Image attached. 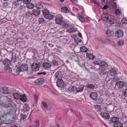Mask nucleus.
Masks as SVG:
<instances>
[{"label": "nucleus", "instance_id": "f257e3e1", "mask_svg": "<svg viewBox=\"0 0 127 127\" xmlns=\"http://www.w3.org/2000/svg\"><path fill=\"white\" fill-rule=\"evenodd\" d=\"M56 24H61V23H64V21H63L62 16L60 15H59L55 19Z\"/></svg>", "mask_w": 127, "mask_h": 127}, {"label": "nucleus", "instance_id": "f03ea898", "mask_svg": "<svg viewBox=\"0 0 127 127\" xmlns=\"http://www.w3.org/2000/svg\"><path fill=\"white\" fill-rule=\"evenodd\" d=\"M39 65L36 63H33L32 65V69L33 71H37L39 70Z\"/></svg>", "mask_w": 127, "mask_h": 127}, {"label": "nucleus", "instance_id": "7ed1b4c3", "mask_svg": "<svg viewBox=\"0 0 127 127\" xmlns=\"http://www.w3.org/2000/svg\"><path fill=\"white\" fill-rule=\"evenodd\" d=\"M28 67L26 64H23L20 65L19 69L21 71H27L28 69Z\"/></svg>", "mask_w": 127, "mask_h": 127}, {"label": "nucleus", "instance_id": "20e7f679", "mask_svg": "<svg viewBox=\"0 0 127 127\" xmlns=\"http://www.w3.org/2000/svg\"><path fill=\"white\" fill-rule=\"evenodd\" d=\"M115 34L116 36L118 38L122 37L124 35L123 32L120 30H118L115 32Z\"/></svg>", "mask_w": 127, "mask_h": 127}, {"label": "nucleus", "instance_id": "39448f33", "mask_svg": "<svg viewBox=\"0 0 127 127\" xmlns=\"http://www.w3.org/2000/svg\"><path fill=\"white\" fill-rule=\"evenodd\" d=\"M98 96L97 93L95 92H92L90 94V97L93 100L96 101Z\"/></svg>", "mask_w": 127, "mask_h": 127}, {"label": "nucleus", "instance_id": "423d86ee", "mask_svg": "<svg viewBox=\"0 0 127 127\" xmlns=\"http://www.w3.org/2000/svg\"><path fill=\"white\" fill-rule=\"evenodd\" d=\"M1 62L4 66L6 67L8 66L11 64L10 61L7 58L4 59L2 61L1 60Z\"/></svg>", "mask_w": 127, "mask_h": 127}, {"label": "nucleus", "instance_id": "0eeeda50", "mask_svg": "<svg viewBox=\"0 0 127 127\" xmlns=\"http://www.w3.org/2000/svg\"><path fill=\"white\" fill-rule=\"evenodd\" d=\"M103 15L102 16V19L104 21H106L108 20L109 17L108 15L105 12H103Z\"/></svg>", "mask_w": 127, "mask_h": 127}, {"label": "nucleus", "instance_id": "6e6552de", "mask_svg": "<svg viewBox=\"0 0 127 127\" xmlns=\"http://www.w3.org/2000/svg\"><path fill=\"white\" fill-rule=\"evenodd\" d=\"M44 79L43 78H39L38 79L34 81V83L35 84L39 85L42 84L44 82Z\"/></svg>", "mask_w": 127, "mask_h": 127}, {"label": "nucleus", "instance_id": "1a4fd4ad", "mask_svg": "<svg viewBox=\"0 0 127 127\" xmlns=\"http://www.w3.org/2000/svg\"><path fill=\"white\" fill-rule=\"evenodd\" d=\"M6 99L7 100V102L8 104L7 105L8 107H11L13 105H14V106H15L11 99L8 98V97H6Z\"/></svg>", "mask_w": 127, "mask_h": 127}, {"label": "nucleus", "instance_id": "9d476101", "mask_svg": "<svg viewBox=\"0 0 127 127\" xmlns=\"http://www.w3.org/2000/svg\"><path fill=\"white\" fill-rule=\"evenodd\" d=\"M125 85L124 83L121 81L117 82L116 83L115 85H116L117 87L119 88H122Z\"/></svg>", "mask_w": 127, "mask_h": 127}, {"label": "nucleus", "instance_id": "9b49d317", "mask_svg": "<svg viewBox=\"0 0 127 127\" xmlns=\"http://www.w3.org/2000/svg\"><path fill=\"white\" fill-rule=\"evenodd\" d=\"M100 115L102 117L106 118L107 119H109L110 118L109 114L106 113L101 112L100 113Z\"/></svg>", "mask_w": 127, "mask_h": 127}, {"label": "nucleus", "instance_id": "f8f14e48", "mask_svg": "<svg viewBox=\"0 0 127 127\" xmlns=\"http://www.w3.org/2000/svg\"><path fill=\"white\" fill-rule=\"evenodd\" d=\"M64 81L61 79H59L57 82V86L59 87H62L63 85Z\"/></svg>", "mask_w": 127, "mask_h": 127}, {"label": "nucleus", "instance_id": "ddd939ff", "mask_svg": "<svg viewBox=\"0 0 127 127\" xmlns=\"http://www.w3.org/2000/svg\"><path fill=\"white\" fill-rule=\"evenodd\" d=\"M8 89L6 87H1L0 92L4 94H6L8 93Z\"/></svg>", "mask_w": 127, "mask_h": 127}, {"label": "nucleus", "instance_id": "4468645a", "mask_svg": "<svg viewBox=\"0 0 127 127\" xmlns=\"http://www.w3.org/2000/svg\"><path fill=\"white\" fill-rule=\"evenodd\" d=\"M76 31V29L73 27H70L67 29L66 32L69 33H72Z\"/></svg>", "mask_w": 127, "mask_h": 127}, {"label": "nucleus", "instance_id": "2eb2a0df", "mask_svg": "<svg viewBox=\"0 0 127 127\" xmlns=\"http://www.w3.org/2000/svg\"><path fill=\"white\" fill-rule=\"evenodd\" d=\"M51 66V64L48 63H44L43 64V66L45 69H48L50 68Z\"/></svg>", "mask_w": 127, "mask_h": 127}, {"label": "nucleus", "instance_id": "dca6fc26", "mask_svg": "<svg viewBox=\"0 0 127 127\" xmlns=\"http://www.w3.org/2000/svg\"><path fill=\"white\" fill-rule=\"evenodd\" d=\"M109 74L110 76L114 77L116 74V73L115 70L113 69L109 71Z\"/></svg>", "mask_w": 127, "mask_h": 127}, {"label": "nucleus", "instance_id": "f3484780", "mask_svg": "<svg viewBox=\"0 0 127 127\" xmlns=\"http://www.w3.org/2000/svg\"><path fill=\"white\" fill-rule=\"evenodd\" d=\"M61 75V72L60 71H58L56 72L55 75V79H56L58 80L59 79H60V78H61L60 77Z\"/></svg>", "mask_w": 127, "mask_h": 127}, {"label": "nucleus", "instance_id": "a211bd4d", "mask_svg": "<svg viewBox=\"0 0 127 127\" xmlns=\"http://www.w3.org/2000/svg\"><path fill=\"white\" fill-rule=\"evenodd\" d=\"M107 64L104 61H100L99 62V66L103 68H104L107 66Z\"/></svg>", "mask_w": 127, "mask_h": 127}, {"label": "nucleus", "instance_id": "6ab92c4d", "mask_svg": "<svg viewBox=\"0 0 127 127\" xmlns=\"http://www.w3.org/2000/svg\"><path fill=\"white\" fill-rule=\"evenodd\" d=\"M105 34L107 36L110 37L113 35V31H110L109 30H107Z\"/></svg>", "mask_w": 127, "mask_h": 127}, {"label": "nucleus", "instance_id": "aec40b11", "mask_svg": "<svg viewBox=\"0 0 127 127\" xmlns=\"http://www.w3.org/2000/svg\"><path fill=\"white\" fill-rule=\"evenodd\" d=\"M77 16L78 18L81 22H84L85 21V20L83 17L79 13H77Z\"/></svg>", "mask_w": 127, "mask_h": 127}, {"label": "nucleus", "instance_id": "412c9836", "mask_svg": "<svg viewBox=\"0 0 127 127\" xmlns=\"http://www.w3.org/2000/svg\"><path fill=\"white\" fill-rule=\"evenodd\" d=\"M20 100L23 101H26L27 100V98L25 95H21L19 98Z\"/></svg>", "mask_w": 127, "mask_h": 127}, {"label": "nucleus", "instance_id": "4be33fe9", "mask_svg": "<svg viewBox=\"0 0 127 127\" xmlns=\"http://www.w3.org/2000/svg\"><path fill=\"white\" fill-rule=\"evenodd\" d=\"M119 120L118 117H114L110 118V121L113 123H116Z\"/></svg>", "mask_w": 127, "mask_h": 127}, {"label": "nucleus", "instance_id": "5701e85b", "mask_svg": "<svg viewBox=\"0 0 127 127\" xmlns=\"http://www.w3.org/2000/svg\"><path fill=\"white\" fill-rule=\"evenodd\" d=\"M86 55L87 57L90 59L93 60L95 56L92 54L86 53Z\"/></svg>", "mask_w": 127, "mask_h": 127}, {"label": "nucleus", "instance_id": "b1692460", "mask_svg": "<svg viewBox=\"0 0 127 127\" xmlns=\"http://www.w3.org/2000/svg\"><path fill=\"white\" fill-rule=\"evenodd\" d=\"M36 7L37 9H41L43 8V6L40 2H38L36 4Z\"/></svg>", "mask_w": 127, "mask_h": 127}, {"label": "nucleus", "instance_id": "393cba45", "mask_svg": "<svg viewBox=\"0 0 127 127\" xmlns=\"http://www.w3.org/2000/svg\"><path fill=\"white\" fill-rule=\"evenodd\" d=\"M20 95L19 94L16 93H15L13 94V96L14 98L15 99L17 100H19Z\"/></svg>", "mask_w": 127, "mask_h": 127}, {"label": "nucleus", "instance_id": "a878e982", "mask_svg": "<svg viewBox=\"0 0 127 127\" xmlns=\"http://www.w3.org/2000/svg\"><path fill=\"white\" fill-rule=\"evenodd\" d=\"M23 109L24 111L26 112L29 110L30 107L28 104H26L24 105Z\"/></svg>", "mask_w": 127, "mask_h": 127}, {"label": "nucleus", "instance_id": "bb28decb", "mask_svg": "<svg viewBox=\"0 0 127 127\" xmlns=\"http://www.w3.org/2000/svg\"><path fill=\"white\" fill-rule=\"evenodd\" d=\"M62 12L64 13H66L69 12V10L67 7L65 6L62 7L61 9Z\"/></svg>", "mask_w": 127, "mask_h": 127}, {"label": "nucleus", "instance_id": "cd10ccee", "mask_svg": "<svg viewBox=\"0 0 127 127\" xmlns=\"http://www.w3.org/2000/svg\"><path fill=\"white\" fill-rule=\"evenodd\" d=\"M32 14L36 16L40 14V12L39 10L34 9L32 11Z\"/></svg>", "mask_w": 127, "mask_h": 127}, {"label": "nucleus", "instance_id": "c85d7f7f", "mask_svg": "<svg viewBox=\"0 0 127 127\" xmlns=\"http://www.w3.org/2000/svg\"><path fill=\"white\" fill-rule=\"evenodd\" d=\"M114 126V127H123V124L120 122L115 123Z\"/></svg>", "mask_w": 127, "mask_h": 127}, {"label": "nucleus", "instance_id": "c756f323", "mask_svg": "<svg viewBox=\"0 0 127 127\" xmlns=\"http://www.w3.org/2000/svg\"><path fill=\"white\" fill-rule=\"evenodd\" d=\"M32 12L31 11H27L26 13V17L27 18H29L30 17H32Z\"/></svg>", "mask_w": 127, "mask_h": 127}, {"label": "nucleus", "instance_id": "7c9ffc66", "mask_svg": "<svg viewBox=\"0 0 127 127\" xmlns=\"http://www.w3.org/2000/svg\"><path fill=\"white\" fill-rule=\"evenodd\" d=\"M4 70L6 72L8 73H10L12 71L11 68L9 66H6Z\"/></svg>", "mask_w": 127, "mask_h": 127}, {"label": "nucleus", "instance_id": "2f4dec72", "mask_svg": "<svg viewBox=\"0 0 127 127\" xmlns=\"http://www.w3.org/2000/svg\"><path fill=\"white\" fill-rule=\"evenodd\" d=\"M42 12L44 17L47 14L49 13V12L48 10L46 9H44L42 10Z\"/></svg>", "mask_w": 127, "mask_h": 127}, {"label": "nucleus", "instance_id": "473e14b6", "mask_svg": "<svg viewBox=\"0 0 127 127\" xmlns=\"http://www.w3.org/2000/svg\"><path fill=\"white\" fill-rule=\"evenodd\" d=\"M80 49L81 51L83 52H86L88 50V48L84 46L81 47H80Z\"/></svg>", "mask_w": 127, "mask_h": 127}, {"label": "nucleus", "instance_id": "72a5a7b5", "mask_svg": "<svg viewBox=\"0 0 127 127\" xmlns=\"http://www.w3.org/2000/svg\"><path fill=\"white\" fill-rule=\"evenodd\" d=\"M108 22L110 23V24H114L115 22V19L113 18H111L109 20Z\"/></svg>", "mask_w": 127, "mask_h": 127}, {"label": "nucleus", "instance_id": "f704fd0d", "mask_svg": "<svg viewBox=\"0 0 127 127\" xmlns=\"http://www.w3.org/2000/svg\"><path fill=\"white\" fill-rule=\"evenodd\" d=\"M34 7V5L32 3H29L27 4V7L29 9H32Z\"/></svg>", "mask_w": 127, "mask_h": 127}, {"label": "nucleus", "instance_id": "c9c22d12", "mask_svg": "<svg viewBox=\"0 0 127 127\" xmlns=\"http://www.w3.org/2000/svg\"><path fill=\"white\" fill-rule=\"evenodd\" d=\"M114 14L115 15L119 16L121 14V12L119 9H116L114 12Z\"/></svg>", "mask_w": 127, "mask_h": 127}, {"label": "nucleus", "instance_id": "e433bc0d", "mask_svg": "<svg viewBox=\"0 0 127 127\" xmlns=\"http://www.w3.org/2000/svg\"><path fill=\"white\" fill-rule=\"evenodd\" d=\"M44 17H45L47 19H49L50 20L52 19L53 18V15L49 13L47 14L46 15H45Z\"/></svg>", "mask_w": 127, "mask_h": 127}, {"label": "nucleus", "instance_id": "4c0bfd02", "mask_svg": "<svg viewBox=\"0 0 127 127\" xmlns=\"http://www.w3.org/2000/svg\"><path fill=\"white\" fill-rule=\"evenodd\" d=\"M84 89V88L82 86H79L78 88H77V92L76 93H77L79 92L82 91Z\"/></svg>", "mask_w": 127, "mask_h": 127}, {"label": "nucleus", "instance_id": "58836bf2", "mask_svg": "<svg viewBox=\"0 0 127 127\" xmlns=\"http://www.w3.org/2000/svg\"><path fill=\"white\" fill-rule=\"evenodd\" d=\"M86 87L91 89H94L95 87V86L92 84L87 85H86Z\"/></svg>", "mask_w": 127, "mask_h": 127}, {"label": "nucleus", "instance_id": "ea45409f", "mask_svg": "<svg viewBox=\"0 0 127 127\" xmlns=\"http://www.w3.org/2000/svg\"><path fill=\"white\" fill-rule=\"evenodd\" d=\"M2 97L1 96V94H0V105L2 106H5V104L1 100V99L2 98Z\"/></svg>", "mask_w": 127, "mask_h": 127}, {"label": "nucleus", "instance_id": "a19ab883", "mask_svg": "<svg viewBox=\"0 0 127 127\" xmlns=\"http://www.w3.org/2000/svg\"><path fill=\"white\" fill-rule=\"evenodd\" d=\"M14 123V121L11 120H8L6 122V123L7 124H10L12 125Z\"/></svg>", "mask_w": 127, "mask_h": 127}, {"label": "nucleus", "instance_id": "79ce46f5", "mask_svg": "<svg viewBox=\"0 0 127 127\" xmlns=\"http://www.w3.org/2000/svg\"><path fill=\"white\" fill-rule=\"evenodd\" d=\"M34 127H39V121L38 120H36L34 122Z\"/></svg>", "mask_w": 127, "mask_h": 127}, {"label": "nucleus", "instance_id": "37998d69", "mask_svg": "<svg viewBox=\"0 0 127 127\" xmlns=\"http://www.w3.org/2000/svg\"><path fill=\"white\" fill-rule=\"evenodd\" d=\"M106 74V71L105 69H103L101 70V72L99 73V74L102 75H105Z\"/></svg>", "mask_w": 127, "mask_h": 127}, {"label": "nucleus", "instance_id": "c03bdc74", "mask_svg": "<svg viewBox=\"0 0 127 127\" xmlns=\"http://www.w3.org/2000/svg\"><path fill=\"white\" fill-rule=\"evenodd\" d=\"M16 108L15 107H15L13 108V110L12 111L10 110L8 112V113L9 114V115H10L13 113V112H16Z\"/></svg>", "mask_w": 127, "mask_h": 127}, {"label": "nucleus", "instance_id": "a18cd8bd", "mask_svg": "<svg viewBox=\"0 0 127 127\" xmlns=\"http://www.w3.org/2000/svg\"><path fill=\"white\" fill-rule=\"evenodd\" d=\"M38 22L39 24H41L44 23L45 22V21L43 18H40L39 19Z\"/></svg>", "mask_w": 127, "mask_h": 127}, {"label": "nucleus", "instance_id": "49530a36", "mask_svg": "<svg viewBox=\"0 0 127 127\" xmlns=\"http://www.w3.org/2000/svg\"><path fill=\"white\" fill-rule=\"evenodd\" d=\"M21 118L20 120L21 121L23 120V121L26 120V116L25 115H23L22 114L21 115Z\"/></svg>", "mask_w": 127, "mask_h": 127}, {"label": "nucleus", "instance_id": "de8ad7c7", "mask_svg": "<svg viewBox=\"0 0 127 127\" xmlns=\"http://www.w3.org/2000/svg\"><path fill=\"white\" fill-rule=\"evenodd\" d=\"M63 27L64 28H66L69 26V25L66 23H63L62 24Z\"/></svg>", "mask_w": 127, "mask_h": 127}, {"label": "nucleus", "instance_id": "09e8293b", "mask_svg": "<svg viewBox=\"0 0 127 127\" xmlns=\"http://www.w3.org/2000/svg\"><path fill=\"white\" fill-rule=\"evenodd\" d=\"M97 39L99 41H100L103 44H105L106 43L105 41L102 39V38L100 37H98Z\"/></svg>", "mask_w": 127, "mask_h": 127}, {"label": "nucleus", "instance_id": "8fccbe9b", "mask_svg": "<svg viewBox=\"0 0 127 127\" xmlns=\"http://www.w3.org/2000/svg\"><path fill=\"white\" fill-rule=\"evenodd\" d=\"M122 22L123 24H127V19L126 18H124L122 20Z\"/></svg>", "mask_w": 127, "mask_h": 127}, {"label": "nucleus", "instance_id": "3c124183", "mask_svg": "<svg viewBox=\"0 0 127 127\" xmlns=\"http://www.w3.org/2000/svg\"><path fill=\"white\" fill-rule=\"evenodd\" d=\"M112 7L113 9H115L117 8L116 3L114 2H112L111 4Z\"/></svg>", "mask_w": 127, "mask_h": 127}, {"label": "nucleus", "instance_id": "603ef678", "mask_svg": "<svg viewBox=\"0 0 127 127\" xmlns=\"http://www.w3.org/2000/svg\"><path fill=\"white\" fill-rule=\"evenodd\" d=\"M123 95L124 96L127 97V89H125L123 91Z\"/></svg>", "mask_w": 127, "mask_h": 127}, {"label": "nucleus", "instance_id": "864d4df0", "mask_svg": "<svg viewBox=\"0 0 127 127\" xmlns=\"http://www.w3.org/2000/svg\"><path fill=\"white\" fill-rule=\"evenodd\" d=\"M52 63L55 66H57L59 65L58 62L55 60L53 61L52 62Z\"/></svg>", "mask_w": 127, "mask_h": 127}, {"label": "nucleus", "instance_id": "5fc2aeb1", "mask_svg": "<svg viewBox=\"0 0 127 127\" xmlns=\"http://www.w3.org/2000/svg\"><path fill=\"white\" fill-rule=\"evenodd\" d=\"M118 44L120 45H122L123 44V41L122 40H120L118 42Z\"/></svg>", "mask_w": 127, "mask_h": 127}, {"label": "nucleus", "instance_id": "6e6d98bb", "mask_svg": "<svg viewBox=\"0 0 127 127\" xmlns=\"http://www.w3.org/2000/svg\"><path fill=\"white\" fill-rule=\"evenodd\" d=\"M31 0H23V2L24 3L27 4L30 3Z\"/></svg>", "mask_w": 127, "mask_h": 127}, {"label": "nucleus", "instance_id": "4d7b16f0", "mask_svg": "<svg viewBox=\"0 0 127 127\" xmlns=\"http://www.w3.org/2000/svg\"><path fill=\"white\" fill-rule=\"evenodd\" d=\"M77 88H76L75 86L72 87L71 89V91L72 92H74V91H76L77 92Z\"/></svg>", "mask_w": 127, "mask_h": 127}, {"label": "nucleus", "instance_id": "13d9d810", "mask_svg": "<svg viewBox=\"0 0 127 127\" xmlns=\"http://www.w3.org/2000/svg\"><path fill=\"white\" fill-rule=\"evenodd\" d=\"M42 104L43 106L45 107L46 109H47L48 107V105L44 101H43L42 102Z\"/></svg>", "mask_w": 127, "mask_h": 127}, {"label": "nucleus", "instance_id": "bf43d9fd", "mask_svg": "<svg viewBox=\"0 0 127 127\" xmlns=\"http://www.w3.org/2000/svg\"><path fill=\"white\" fill-rule=\"evenodd\" d=\"M18 1H14L13 3V4H14L15 6L16 7H18L19 5V4L18 3Z\"/></svg>", "mask_w": 127, "mask_h": 127}, {"label": "nucleus", "instance_id": "052dcab7", "mask_svg": "<svg viewBox=\"0 0 127 127\" xmlns=\"http://www.w3.org/2000/svg\"><path fill=\"white\" fill-rule=\"evenodd\" d=\"M94 65H97L99 66V62L97 61H94L93 63Z\"/></svg>", "mask_w": 127, "mask_h": 127}, {"label": "nucleus", "instance_id": "680f3d73", "mask_svg": "<svg viewBox=\"0 0 127 127\" xmlns=\"http://www.w3.org/2000/svg\"><path fill=\"white\" fill-rule=\"evenodd\" d=\"M46 74V72H42L38 73H37V74L38 75H44L45 74Z\"/></svg>", "mask_w": 127, "mask_h": 127}, {"label": "nucleus", "instance_id": "e2e57ef3", "mask_svg": "<svg viewBox=\"0 0 127 127\" xmlns=\"http://www.w3.org/2000/svg\"><path fill=\"white\" fill-rule=\"evenodd\" d=\"M108 5H105L102 8V9L104 10L105 9V10L106 9H107V8H108Z\"/></svg>", "mask_w": 127, "mask_h": 127}, {"label": "nucleus", "instance_id": "0e129e2a", "mask_svg": "<svg viewBox=\"0 0 127 127\" xmlns=\"http://www.w3.org/2000/svg\"><path fill=\"white\" fill-rule=\"evenodd\" d=\"M94 107H95L96 108H98L99 110L100 109V110H101V109L100 108V106L99 105H95L94 106Z\"/></svg>", "mask_w": 127, "mask_h": 127}, {"label": "nucleus", "instance_id": "69168bd1", "mask_svg": "<svg viewBox=\"0 0 127 127\" xmlns=\"http://www.w3.org/2000/svg\"><path fill=\"white\" fill-rule=\"evenodd\" d=\"M35 100V103H36L37 102V100L38 99V97L37 96H36V95H35L34 96V97Z\"/></svg>", "mask_w": 127, "mask_h": 127}, {"label": "nucleus", "instance_id": "338daca9", "mask_svg": "<svg viewBox=\"0 0 127 127\" xmlns=\"http://www.w3.org/2000/svg\"><path fill=\"white\" fill-rule=\"evenodd\" d=\"M72 3H76L77 2V0H71Z\"/></svg>", "mask_w": 127, "mask_h": 127}, {"label": "nucleus", "instance_id": "774afa93", "mask_svg": "<svg viewBox=\"0 0 127 127\" xmlns=\"http://www.w3.org/2000/svg\"><path fill=\"white\" fill-rule=\"evenodd\" d=\"M12 127H21L18 124H16L14 125V126H12Z\"/></svg>", "mask_w": 127, "mask_h": 127}]
</instances>
